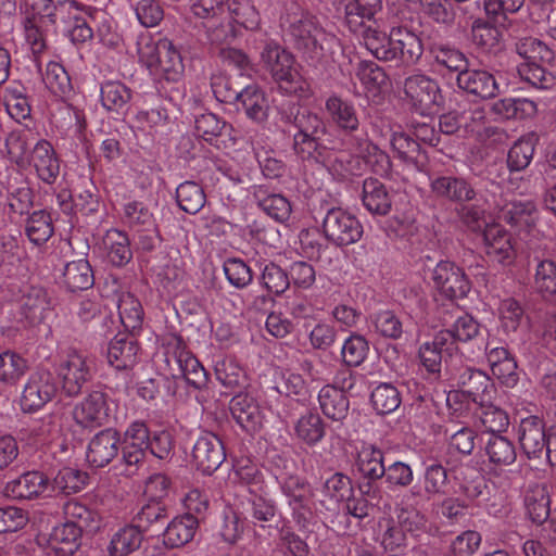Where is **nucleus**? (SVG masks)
Here are the masks:
<instances>
[{
    "mask_svg": "<svg viewBox=\"0 0 556 556\" xmlns=\"http://www.w3.org/2000/svg\"><path fill=\"white\" fill-rule=\"evenodd\" d=\"M356 469L368 481L381 479L386 473L383 452L374 445H364L357 453Z\"/></svg>",
    "mask_w": 556,
    "mask_h": 556,
    "instance_id": "72a5a7b5",
    "label": "nucleus"
},
{
    "mask_svg": "<svg viewBox=\"0 0 556 556\" xmlns=\"http://www.w3.org/2000/svg\"><path fill=\"white\" fill-rule=\"evenodd\" d=\"M117 309L121 323L127 330H137L141 327L143 320V308L135 295L124 292L118 296Z\"/></svg>",
    "mask_w": 556,
    "mask_h": 556,
    "instance_id": "c03bdc74",
    "label": "nucleus"
},
{
    "mask_svg": "<svg viewBox=\"0 0 556 556\" xmlns=\"http://www.w3.org/2000/svg\"><path fill=\"white\" fill-rule=\"evenodd\" d=\"M151 433L146 422L132 421L124 432L122 456L128 466H138L146 457Z\"/></svg>",
    "mask_w": 556,
    "mask_h": 556,
    "instance_id": "f3484780",
    "label": "nucleus"
},
{
    "mask_svg": "<svg viewBox=\"0 0 556 556\" xmlns=\"http://www.w3.org/2000/svg\"><path fill=\"white\" fill-rule=\"evenodd\" d=\"M374 408L378 414L387 415L394 412L401 404V395L391 383H380L371 392Z\"/></svg>",
    "mask_w": 556,
    "mask_h": 556,
    "instance_id": "13d9d810",
    "label": "nucleus"
},
{
    "mask_svg": "<svg viewBox=\"0 0 556 556\" xmlns=\"http://www.w3.org/2000/svg\"><path fill=\"white\" fill-rule=\"evenodd\" d=\"M93 371V358L77 350H68L56 367L62 390L68 396L78 395L84 386L91 380Z\"/></svg>",
    "mask_w": 556,
    "mask_h": 556,
    "instance_id": "6e6552de",
    "label": "nucleus"
},
{
    "mask_svg": "<svg viewBox=\"0 0 556 556\" xmlns=\"http://www.w3.org/2000/svg\"><path fill=\"white\" fill-rule=\"evenodd\" d=\"M226 13L224 20L230 18L247 29H255L260 24V14L251 0H224Z\"/></svg>",
    "mask_w": 556,
    "mask_h": 556,
    "instance_id": "79ce46f5",
    "label": "nucleus"
},
{
    "mask_svg": "<svg viewBox=\"0 0 556 556\" xmlns=\"http://www.w3.org/2000/svg\"><path fill=\"white\" fill-rule=\"evenodd\" d=\"M178 205L188 214L198 213L205 204V194L200 185L193 181L180 184L176 190Z\"/></svg>",
    "mask_w": 556,
    "mask_h": 556,
    "instance_id": "864d4df0",
    "label": "nucleus"
},
{
    "mask_svg": "<svg viewBox=\"0 0 556 556\" xmlns=\"http://www.w3.org/2000/svg\"><path fill=\"white\" fill-rule=\"evenodd\" d=\"M43 81L49 90L58 97H65L72 90L71 78L60 63L50 62L46 67Z\"/></svg>",
    "mask_w": 556,
    "mask_h": 556,
    "instance_id": "e2e57ef3",
    "label": "nucleus"
},
{
    "mask_svg": "<svg viewBox=\"0 0 556 556\" xmlns=\"http://www.w3.org/2000/svg\"><path fill=\"white\" fill-rule=\"evenodd\" d=\"M100 99L105 110L123 113L131 99V92L123 83L109 80L101 85Z\"/></svg>",
    "mask_w": 556,
    "mask_h": 556,
    "instance_id": "a19ab883",
    "label": "nucleus"
},
{
    "mask_svg": "<svg viewBox=\"0 0 556 556\" xmlns=\"http://www.w3.org/2000/svg\"><path fill=\"white\" fill-rule=\"evenodd\" d=\"M450 484L446 467L441 462L432 460L429 464H425L419 484L410 489V494L414 497L430 501L435 497L446 496Z\"/></svg>",
    "mask_w": 556,
    "mask_h": 556,
    "instance_id": "4468645a",
    "label": "nucleus"
},
{
    "mask_svg": "<svg viewBox=\"0 0 556 556\" xmlns=\"http://www.w3.org/2000/svg\"><path fill=\"white\" fill-rule=\"evenodd\" d=\"M492 110L496 115L508 119L518 116H532L538 109L532 100L506 98L496 101Z\"/></svg>",
    "mask_w": 556,
    "mask_h": 556,
    "instance_id": "4d7b16f0",
    "label": "nucleus"
},
{
    "mask_svg": "<svg viewBox=\"0 0 556 556\" xmlns=\"http://www.w3.org/2000/svg\"><path fill=\"white\" fill-rule=\"evenodd\" d=\"M74 420L84 428L100 427L108 420L109 406L106 395L93 391L77 403L73 409Z\"/></svg>",
    "mask_w": 556,
    "mask_h": 556,
    "instance_id": "a211bd4d",
    "label": "nucleus"
},
{
    "mask_svg": "<svg viewBox=\"0 0 556 556\" xmlns=\"http://www.w3.org/2000/svg\"><path fill=\"white\" fill-rule=\"evenodd\" d=\"M25 231L33 243L37 245L45 243L53 233L50 215L45 211L34 212L27 219Z\"/></svg>",
    "mask_w": 556,
    "mask_h": 556,
    "instance_id": "bf43d9fd",
    "label": "nucleus"
},
{
    "mask_svg": "<svg viewBox=\"0 0 556 556\" xmlns=\"http://www.w3.org/2000/svg\"><path fill=\"white\" fill-rule=\"evenodd\" d=\"M142 532L135 526L119 529L111 539L109 545L110 556H128L137 551L142 543Z\"/></svg>",
    "mask_w": 556,
    "mask_h": 556,
    "instance_id": "37998d69",
    "label": "nucleus"
},
{
    "mask_svg": "<svg viewBox=\"0 0 556 556\" xmlns=\"http://www.w3.org/2000/svg\"><path fill=\"white\" fill-rule=\"evenodd\" d=\"M93 273L87 260L79 258L65 265L63 283L70 291L87 290L93 286Z\"/></svg>",
    "mask_w": 556,
    "mask_h": 556,
    "instance_id": "c9c22d12",
    "label": "nucleus"
},
{
    "mask_svg": "<svg viewBox=\"0 0 556 556\" xmlns=\"http://www.w3.org/2000/svg\"><path fill=\"white\" fill-rule=\"evenodd\" d=\"M233 128L230 124L220 119L213 113H204L198 116L194 121V136L199 139H206L205 137H230L232 136Z\"/></svg>",
    "mask_w": 556,
    "mask_h": 556,
    "instance_id": "09e8293b",
    "label": "nucleus"
},
{
    "mask_svg": "<svg viewBox=\"0 0 556 556\" xmlns=\"http://www.w3.org/2000/svg\"><path fill=\"white\" fill-rule=\"evenodd\" d=\"M363 231L361 222L341 207L328 210L323 220V232L326 239L337 247L357 242Z\"/></svg>",
    "mask_w": 556,
    "mask_h": 556,
    "instance_id": "1a4fd4ad",
    "label": "nucleus"
},
{
    "mask_svg": "<svg viewBox=\"0 0 556 556\" xmlns=\"http://www.w3.org/2000/svg\"><path fill=\"white\" fill-rule=\"evenodd\" d=\"M104 244L108 249L109 261L115 266L127 264L131 257L128 237L119 230H110L106 233Z\"/></svg>",
    "mask_w": 556,
    "mask_h": 556,
    "instance_id": "de8ad7c7",
    "label": "nucleus"
},
{
    "mask_svg": "<svg viewBox=\"0 0 556 556\" xmlns=\"http://www.w3.org/2000/svg\"><path fill=\"white\" fill-rule=\"evenodd\" d=\"M419 12L438 24L450 25L456 13L448 0H418Z\"/></svg>",
    "mask_w": 556,
    "mask_h": 556,
    "instance_id": "052dcab7",
    "label": "nucleus"
},
{
    "mask_svg": "<svg viewBox=\"0 0 556 556\" xmlns=\"http://www.w3.org/2000/svg\"><path fill=\"white\" fill-rule=\"evenodd\" d=\"M486 254L495 261L506 264L515 257V249L511 243V236L498 225H488L483 232Z\"/></svg>",
    "mask_w": 556,
    "mask_h": 556,
    "instance_id": "393cba45",
    "label": "nucleus"
},
{
    "mask_svg": "<svg viewBox=\"0 0 556 556\" xmlns=\"http://www.w3.org/2000/svg\"><path fill=\"white\" fill-rule=\"evenodd\" d=\"M49 480L40 471H28L7 483L4 493L14 500H31L41 495Z\"/></svg>",
    "mask_w": 556,
    "mask_h": 556,
    "instance_id": "a878e982",
    "label": "nucleus"
},
{
    "mask_svg": "<svg viewBox=\"0 0 556 556\" xmlns=\"http://www.w3.org/2000/svg\"><path fill=\"white\" fill-rule=\"evenodd\" d=\"M198 525V517L190 514L174 518L163 532L164 544L175 548L189 543L195 534Z\"/></svg>",
    "mask_w": 556,
    "mask_h": 556,
    "instance_id": "2f4dec72",
    "label": "nucleus"
},
{
    "mask_svg": "<svg viewBox=\"0 0 556 556\" xmlns=\"http://www.w3.org/2000/svg\"><path fill=\"white\" fill-rule=\"evenodd\" d=\"M516 52L526 60L518 66V74L523 81L542 90L556 87V75L538 64L554 60V52L547 45L538 38L526 37L516 42Z\"/></svg>",
    "mask_w": 556,
    "mask_h": 556,
    "instance_id": "20e7f679",
    "label": "nucleus"
},
{
    "mask_svg": "<svg viewBox=\"0 0 556 556\" xmlns=\"http://www.w3.org/2000/svg\"><path fill=\"white\" fill-rule=\"evenodd\" d=\"M525 505L530 519L538 525L543 523L551 513L547 486L544 484L530 486L525 496Z\"/></svg>",
    "mask_w": 556,
    "mask_h": 556,
    "instance_id": "e433bc0d",
    "label": "nucleus"
},
{
    "mask_svg": "<svg viewBox=\"0 0 556 556\" xmlns=\"http://www.w3.org/2000/svg\"><path fill=\"white\" fill-rule=\"evenodd\" d=\"M504 222L518 231H529L536 220V208L531 201H510L501 210Z\"/></svg>",
    "mask_w": 556,
    "mask_h": 556,
    "instance_id": "7c9ffc66",
    "label": "nucleus"
},
{
    "mask_svg": "<svg viewBox=\"0 0 556 556\" xmlns=\"http://www.w3.org/2000/svg\"><path fill=\"white\" fill-rule=\"evenodd\" d=\"M229 409L236 422L244 431L254 433L263 427L264 413L252 396L243 393L235 395L230 401Z\"/></svg>",
    "mask_w": 556,
    "mask_h": 556,
    "instance_id": "aec40b11",
    "label": "nucleus"
},
{
    "mask_svg": "<svg viewBox=\"0 0 556 556\" xmlns=\"http://www.w3.org/2000/svg\"><path fill=\"white\" fill-rule=\"evenodd\" d=\"M362 201L366 210L374 215H387L391 211V197L384 185L376 178L364 180Z\"/></svg>",
    "mask_w": 556,
    "mask_h": 556,
    "instance_id": "473e14b6",
    "label": "nucleus"
},
{
    "mask_svg": "<svg viewBox=\"0 0 556 556\" xmlns=\"http://www.w3.org/2000/svg\"><path fill=\"white\" fill-rule=\"evenodd\" d=\"M432 280L438 290L448 299H462L470 290V282L464 270L448 261L437 264Z\"/></svg>",
    "mask_w": 556,
    "mask_h": 556,
    "instance_id": "f8f14e48",
    "label": "nucleus"
},
{
    "mask_svg": "<svg viewBox=\"0 0 556 556\" xmlns=\"http://www.w3.org/2000/svg\"><path fill=\"white\" fill-rule=\"evenodd\" d=\"M380 527L384 529L381 535L383 549L391 556L400 554L406 545V536L402 527L391 518L380 521Z\"/></svg>",
    "mask_w": 556,
    "mask_h": 556,
    "instance_id": "0e129e2a",
    "label": "nucleus"
},
{
    "mask_svg": "<svg viewBox=\"0 0 556 556\" xmlns=\"http://www.w3.org/2000/svg\"><path fill=\"white\" fill-rule=\"evenodd\" d=\"M534 270L533 286L544 298L556 295V262L539 260Z\"/></svg>",
    "mask_w": 556,
    "mask_h": 556,
    "instance_id": "3c124183",
    "label": "nucleus"
},
{
    "mask_svg": "<svg viewBox=\"0 0 556 556\" xmlns=\"http://www.w3.org/2000/svg\"><path fill=\"white\" fill-rule=\"evenodd\" d=\"M223 270L228 282L237 289L248 287L253 280L252 269L241 258L233 257L226 260Z\"/></svg>",
    "mask_w": 556,
    "mask_h": 556,
    "instance_id": "338daca9",
    "label": "nucleus"
},
{
    "mask_svg": "<svg viewBox=\"0 0 556 556\" xmlns=\"http://www.w3.org/2000/svg\"><path fill=\"white\" fill-rule=\"evenodd\" d=\"M281 490L288 497L293 518L298 523H304L312 517L313 492L307 482L299 476H288L280 481Z\"/></svg>",
    "mask_w": 556,
    "mask_h": 556,
    "instance_id": "ddd939ff",
    "label": "nucleus"
},
{
    "mask_svg": "<svg viewBox=\"0 0 556 556\" xmlns=\"http://www.w3.org/2000/svg\"><path fill=\"white\" fill-rule=\"evenodd\" d=\"M431 190L439 197L454 201H470L475 197L473 189L465 180L455 177H437L431 181Z\"/></svg>",
    "mask_w": 556,
    "mask_h": 556,
    "instance_id": "58836bf2",
    "label": "nucleus"
},
{
    "mask_svg": "<svg viewBox=\"0 0 556 556\" xmlns=\"http://www.w3.org/2000/svg\"><path fill=\"white\" fill-rule=\"evenodd\" d=\"M65 0H34L25 10L24 31L27 42L36 52L45 48V33L56 22L58 7Z\"/></svg>",
    "mask_w": 556,
    "mask_h": 556,
    "instance_id": "0eeeda50",
    "label": "nucleus"
},
{
    "mask_svg": "<svg viewBox=\"0 0 556 556\" xmlns=\"http://www.w3.org/2000/svg\"><path fill=\"white\" fill-rule=\"evenodd\" d=\"M294 432L300 441L314 446L325 437V422L319 414L307 412L296 420Z\"/></svg>",
    "mask_w": 556,
    "mask_h": 556,
    "instance_id": "ea45409f",
    "label": "nucleus"
},
{
    "mask_svg": "<svg viewBox=\"0 0 556 556\" xmlns=\"http://www.w3.org/2000/svg\"><path fill=\"white\" fill-rule=\"evenodd\" d=\"M356 75L368 94L376 96L387 86L388 77L383 70L372 61H362Z\"/></svg>",
    "mask_w": 556,
    "mask_h": 556,
    "instance_id": "8fccbe9b",
    "label": "nucleus"
},
{
    "mask_svg": "<svg viewBox=\"0 0 556 556\" xmlns=\"http://www.w3.org/2000/svg\"><path fill=\"white\" fill-rule=\"evenodd\" d=\"M119 442L121 438L116 430H101L88 444L87 460L94 467H104L116 457Z\"/></svg>",
    "mask_w": 556,
    "mask_h": 556,
    "instance_id": "4be33fe9",
    "label": "nucleus"
},
{
    "mask_svg": "<svg viewBox=\"0 0 556 556\" xmlns=\"http://www.w3.org/2000/svg\"><path fill=\"white\" fill-rule=\"evenodd\" d=\"M429 53L438 67L459 74L468 66L466 55L458 49L442 42H434L429 48Z\"/></svg>",
    "mask_w": 556,
    "mask_h": 556,
    "instance_id": "4c0bfd02",
    "label": "nucleus"
},
{
    "mask_svg": "<svg viewBox=\"0 0 556 556\" xmlns=\"http://www.w3.org/2000/svg\"><path fill=\"white\" fill-rule=\"evenodd\" d=\"M50 308L47 291L38 286H28L20 298L21 314L31 324L40 323Z\"/></svg>",
    "mask_w": 556,
    "mask_h": 556,
    "instance_id": "cd10ccee",
    "label": "nucleus"
},
{
    "mask_svg": "<svg viewBox=\"0 0 556 556\" xmlns=\"http://www.w3.org/2000/svg\"><path fill=\"white\" fill-rule=\"evenodd\" d=\"M237 108L242 110L248 118L255 123L267 119L270 109L265 91L256 84L243 88L236 96Z\"/></svg>",
    "mask_w": 556,
    "mask_h": 556,
    "instance_id": "5701e85b",
    "label": "nucleus"
},
{
    "mask_svg": "<svg viewBox=\"0 0 556 556\" xmlns=\"http://www.w3.org/2000/svg\"><path fill=\"white\" fill-rule=\"evenodd\" d=\"M381 7L382 0H345V20L351 31L363 38L368 28H376L371 21Z\"/></svg>",
    "mask_w": 556,
    "mask_h": 556,
    "instance_id": "6ab92c4d",
    "label": "nucleus"
},
{
    "mask_svg": "<svg viewBox=\"0 0 556 556\" xmlns=\"http://www.w3.org/2000/svg\"><path fill=\"white\" fill-rule=\"evenodd\" d=\"M29 162L33 163L38 177L43 182L51 185L56 180L60 173V164L54 149L49 141H37Z\"/></svg>",
    "mask_w": 556,
    "mask_h": 556,
    "instance_id": "c85d7f7f",
    "label": "nucleus"
},
{
    "mask_svg": "<svg viewBox=\"0 0 556 556\" xmlns=\"http://www.w3.org/2000/svg\"><path fill=\"white\" fill-rule=\"evenodd\" d=\"M351 379L352 377L349 374V379L343 378L341 387H337L334 384H326L319 390V407L327 418L340 422L346 418L349 414L350 402L344 392V388L351 389L353 387Z\"/></svg>",
    "mask_w": 556,
    "mask_h": 556,
    "instance_id": "dca6fc26",
    "label": "nucleus"
},
{
    "mask_svg": "<svg viewBox=\"0 0 556 556\" xmlns=\"http://www.w3.org/2000/svg\"><path fill=\"white\" fill-rule=\"evenodd\" d=\"M260 64L281 92L298 94L307 88L294 56L277 42H265L260 52Z\"/></svg>",
    "mask_w": 556,
    "mask_h": 556,
    "instance_id": "7ed1b4c3",
    "label": "nucleus"
},
{
    "mask_svg": "<svg viewBox=\"0 0 556 556\" xmlns=\"http://www.w3.org/2000/svg\"><path fill=\"white\" fill-rule=\"evenodd\" d=\"M363 39L366 49L378 60H401L404 63H415L422 53L418 36L402 27H394L390 34L376 28H368Z\"/></svg>",
    "mask_w": 556,
    "mask_h": 556,
    "instance_id": "f03ea898",
    "label": "nucleus"
},
{
    "mask_svg": "<svg viewBox=\"0 0 556 556\" xmlns=\"http://www.w3.org/2000/svg\"><path fill=\"white\" fill-rule=\"evenodd\" d=\"M480 406V421L485 431L496 434L505 431L509 425V417L505 410L493 405L491 400Z\"/></svg>",
    "mask_w": 556,
    "mask_h": 556,
    "instance_id": "680f3d73",
    "label": "nucleus"
},
{
    "mask_svg": "<svg viewBox=\"0 0 556 556\" xmlns=\"http://www.w3.org/2000/svg\"><path fill=\"white\" fill-rule=\"evenodd\" d=\"M86 7L79 5L74 0H65L63 8L58 7V12L66 11L67 13V17L64 21L65 31L73 42L83 43L93 36L91 27L81 14L86 12Z\"/></svg>",
    "mask_w": 556,
    "mask_h": 556,
    "instance_id": "bb28decb",
    "label": "nucleus"
},
{
    "mask_svg": "<svg viewBox=\"0 0 556 556\" xmlns=\"http://www.w3.org/2000/svg\"><path fill=\"white\" fill-rule=\"evenodd\" d=\"M289 31L296 47L311 59H321L332 54L338 46V39L319 27L314 17L308 14L294 15Z\"/></svg>",
    "mask_w": 556,
    "mask_h": 556,
    "instance_id": "39448f33",
    "label": "nucleus"
},
{
    "mask_svg": "<svg viewBox=\"0 0 556 556\" xmlns=\"http://www.w3.org/2000/svg\"><path fill=\"white\" fill-rule=\"evenodd\" d=\"M27 361L20 354L5 351L0 353V381L15 384L27 371Z\"/></svg>",
    "mask_w": 556,
    "mask_h": 556,
    "instance_id": "603ef678",
    "label": "nucleus"
},
{
    "mask_svg": "<svg viewBox=\"0 0 556 556\" xmlns=\"http://www.w3.org/2000/svg\"><path fill=\"white\" fill-rule=\"evenodd\" d=\"M546 432L542 419L538 416L521 418L518 439L525 454L531 457H539L545 448Z\"/></svg>",
    "mask_w": 556,
    "mask_h": 556,
    "instance_id": "b1692460",
    "label": "nucleus"
},
{
    "mask_svg": "<svg viewBox=\"0 0 556 556\" xmlns=\"http://www.w3.org/2000/svg\"><path fill=\"white\" fill-rule=\"evenodd\" d=\"M456 84L465 93L481 100L493 99L505 92L507 87L492 73L481 68H468V66L457 74Z\"/></svg>",
    "mask_w": 556,
    "mask_h": 556,
    "instance_id": "9b49d317",
    "label": "nucleus"
},
{
    "mask_svg": "<svg viewBox=\"0 0 556 556\" xmlns=\"http://www.w3.org/2000/svg\"><path fill=\"white\" fill-rule=\"evenodd\" d=\"M457 386L460 387L476 404H484L492 399L494 386L489 376L479 369L471 367L462 368L456 377Z\"/></svg>",
    "mask_w": 556,
    "mask_h": 556,
    "instance_id": "412c9836",
    "label": "nucleus"
},
{
    "mask_svg": "<svg viewBox=\"0 0 556 556\" xmlns=\"http://www.w3.org/2000/svg\"><path fill=\"white\" fill-rule=\"evenodd\" d=\"M501 30L491 24L477 22L472 26V41L485 52L496 51L501 46Z\"/></svg>",
    "mask_w": 556,
    "mask_h": 556,
    "instance_id": "69168bd1",
    "label": "nucleus"
},
{
    "mask_svg": "<svg viewBox=\"0 0 556 556\" xmlns=\"http://www.w3.org/2000/svg\"><path fill=\"white\" fill-rule=\"evenodd\" d=\"M216 379L228 389L244 387L247 374L244 369L230 357H224L215 364Z\"/></svg>",
    "mask_w": 556,
    "mask_h": 556,
    "instance_id": "49530a36",
    "label": "nucleus"
},
{
    "mask_svg": "<svg viewBox=\"0 0 556 556\" xmlns=\"http://www.w3.org/2000/svg\"><path fill=\"white\" fill-rule=\"evenodd\" d=\"M58 392V383L53 374L47 369L34 371L21 396V406L25 412H35L53 400Z\"/></svg>",
    "mask_w": 556,
    "mask_h": 556,
    "instance_id": "9d476101",
    "label": "nucleus"
},
{
    "mask_svg": "<svg viewBox=\"0 0 556 556\" xmlns=\"http://www.w3.org/2000/svg\"><path fill=\"white\" fill-rule=\"evenodd\" d=\"M175 359L181 376L190 386L199 389L206 383L205 369L191 353L179 350L175 353Z\"/></svg>",
    "mask_w": 556,
    "mask_h": 556,
    "instance_id": "a18cd8bd",
    "label": "nucleus"
},
{
    "mask_svg": "<svg viewBox=\"0 0 556 556\" xmlns=\"http://www.w3.org/2000/svg\"><path fill=\"white\" fill-rule=\"evenodd\" d=\"M138 345L129 337H115L109 344L108 361L116 369H126L137 363Z\"/></svg>",
    "mask_w": 556,
    "mask_h": 556,
    "instance_id": "f704fd0d",
    "label": "nucleus"
},
{
    "mask_svg": "<svg viewBox=\"0 0 556 556\" xmlns=\"http://www.w3.org/2000/svg\"><path fill=\"white\" fill-rule=\"evenodd\" d=\"M225 458L224 445L216 434L205 432L194 443L192 459L197 468L203 473H213L220 467Z\"/></svg>",
    "mask_w": 556,
    "mask_h": 556,
    "instance_id": "2eb2a0df",
    "label": "nucleus"
},
{
    "mask_svg": "<svg viewBox=\"0 0 556 556\" xmlns=\"http://www.w3.org/2000/svg\"><path fill=\"white\" fill-rule=\"evenodd\" d=\"M402 90L403 103L410 111L421 116L439 113L443 96L434 78L421 73L412 74L405 78Z\"/></svg>",
    "mask_w": 556,
    "mask_h": 556,
    "instance_id": "423d86ee",
    "label": "nucleus"
},
{
    "mask_svg": "<svg viewBox=\"0 0 556 556\" xmlns=\"http://www.w3.org/2000/svg\"><path fill=\"white\" fill-rule=\"evenodd\" d=\"M167 518V509L162 501L149 500L143 504L134 517L139 530H148L153 523Z\"/></svg>",
    "mask_w": 556,
    "mask_h": 556,
    "instance_id": "774afa93",
    "label": "nucleus"
},
{
    "mask_svg": "<svg viewBox=\"0 0 556 556\" xmlns=\"http://www.w3.org/2000/svg\"><path fill=\"white\" fill-rule=\"evenodd\" d=\"M235 482L247 486L250 493L258 494L264 491V479L258 467L250 460H240L233 467Z\"/></svg>",
    "mask_w": 556,
    "mask_h": 556,
    "instance_id": "6e6d98bb",
    "label": "nucleus"
},
{
    "mask_svg": "<svg viewBox=\"0 0 556 556\" xmlns=\"http://www.w3.org/2000/svg\"><path fill=\"white\" fill-rule=\"evenodd\" d=\"M485 452L491 463L508 466L516 460V450L511 441L500 434H491L486 441Z\"/></svg>",
    "mask_w": 556,
    "mask_h": 556,
    "instance_id": "5fc2aeb1",
    "label": "nucleus"
},
{
    "mask_svg": "<svg viewBox=\"0 0 556 556\" xmlns=\"http://www.w3.org/2000/svg\"><path fill=\"white\" fill-rule=\"evenodd\" d=\"M485 351L493 375L506 384H514L517 380V365L508 350L503 345L498 346L494 345L493 342H488Z\"/></svg>",
    "mask_w": 556,
    "mask_h": 556,
    "instance_id": "c756f323",
    "label": "nucleus"
},
{
    "mask_svg": "<svg viewBox=\"0 0 556 556\" xmlns=\"http://www.w3.org/2000/svg\"><path fill=\"white\" fill-rule=\"evenodd\" d=\"M139 60L157 79L178 83L185 74L182 56L167 38L141 34L137 40Z\"/></svg>",
    "mask_w": 556,
    "mask_h": 556,
    "instance_id": "f257e3e1",
    "label": "nucleus"
}]
</instances>
